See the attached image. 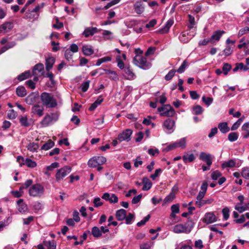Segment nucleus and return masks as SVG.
<instances>
[{
  "mask_svg": "<svg viewBox=\"0 0 249 249\" xmlns=\"http://www.w3.org/2000/svg\"><path fill=\"white\" fill-rule=\"evenodd\" d=\"M134 9L138 14H142L144 11V6L141 1H137L134 5Z\"/></svg>",
  "mask_w": 249,
  "mask_h": 249,
  "instance_id": "412c9836",
  "label": "nucleus"
},
{
  "mask_svg": "<svg viewBox=\"0 0 249 249\" xmlns=\"http://www.w3.org/2000/svg\"><path fill=\"white\" fill-rule=\"evenodd\" d=\"M13 28L12 22H6L0 26V33H7Z\"/></svg>",
  "mask_w": 249,
  "mask_h": 249,
  "instance_id": "6ab92c4d",
  "label": "nucleus"
},
{
  "mask_svg": "<svg viewBox=\"0 0 249 249\" xmlns=\"http://www.w3.org/2000/svg\"><path fill=\"white\" fill-rule=\"evenodd\" d=\"M54 145V142H53L52 140H49L46 143H45L42 146L41 149L45 151L48 150L49 149L52 148Z\"/></svg>",
  "mask_w": 249,
  "mask_h": 249,
  "instance_id": "4c0bfd02",
  "label": "nucleus"
},
{
  "mask_svg": "<svg viewBox=\"0 0 249 249\" xmlns=\"http://www.w3.org/2000/svg\"><path fill=\"white\" fill-rule=\"evenodd\" d=\"M235 165V160L233 159H231L228 161L223 162L221 165V167L223 169L232 168Z\"/></svg>",
  "mask_w": 249,
  "mask_h": 249,
  "instance_id": "473e14b6",
  "label": "nucleus"
},
{
  "mask_svg": "<svg viewBox=\"0 0 249 249\" xmlns=\"http://www.w3.org/2000/svg\"><path fill=\"white\" fill-rule=\"evenodd\" d=\"M102 198L111 203H116L118 202V198L114 194L105 193L103 195Z\"/></svg>",
  "mask_w": 249,
  "mask_h": 249,
  "instance_id": "4468645a",
  "label": "nucleus"
},
{
  "mask_svg": "<svg viewBox=\"0 0 249 249\" xmlns=\"http://www.w3.org/2000/svg\"><path fill=\"white\" fill-rule=\"evenodd\" d=\"M103 70L105 73H101V74H107L108 75V78L113 80L116 81L119 79L118 75L116 71L110 70L103 69Z\"/></svg>",
  "mask_w": 249,
  "mask_h": 249,
  "instance_id": "aec40b11",
  "label": "nucleus"
},
{
  "mask_svg": "<svg viewBox=\"0 0 249 249\" xmlns=\"http://www.w3.org/2000/svg\"><path fill=\"white\" fill-rule=\"evenodd\" d=\"M217 221V218L212 212L207 213L202 219V221L206 224H211Z\"/></svg>",
  "mask_w": 249,
  "mask_h": 249,
  "instance_id": "ddd939ff",
  "label": "nucleus"
},
{
  "mask_svg": "<svg viewBox=\"0 0 249 249\" xmlns=\"http://www.w3.org/2000/svg\"><path fill=\"white\" fill-rule=\"evenodd\" d=\"M55 62V58L53 57H50L46 59V70L49 71L52 68Z\"/></svg>",
  "mask_w": 249,
  "mask_h": 249,
  "instance_id": "cd10ccee",
  "label": "nucleus"
},
{
  "mask_svg": "<svg viewBox=\"0 0 249 249\" xmlns=\"http://www.w3.org/2000/svg\"><path fill=\"white\" fill-rule=\"evenodd\" d=\"M151 247V242H147L142 244L140 245V249H150Z\"/></svg>",
  "mask_w": 249,
  "mask_h": 249,
  "instance_id": "774afa93",
  "label": "nucleus"
},
{
  "mask_svg": "<svg viewBox=\"0 0 249 249\" xmlns=\"http://www.w3.org/2000/svg\"><path fill=\"white\" fill-rule=\"evenodd\" d=\"M116 61L117 63V66L121 69H124V64L123 61L121 59V56L118 55L116 57Z\"/></svg>",
  "mask_w": 249,
  "mask_h": 249,
  "instance_id": "603ef678",
  "label": "nucleus"
},
{
  "mask_svg": "<svg viewBox=\"0 0 249 249\" xmlns=\"http://www.w3.org/2000/svg\"><path fill=\"white\" fill-rule=\"evenodd\" d=\"M36 100L35 96L33 94L29 95L26 98V102L29 105L33 104Z\"/></svg>",
  "mask_w": 249,
  "mask_h": 249,
  "instance_id": "4d7b16f0",
  "label": "nucleus"
},
{
  "mask_svg": "<svg viewBox=\"0 0 249 249\" xmlns=\"http://www.w3.org/2000/svg\"><path fill=\"white\" fill-rule=\"evenodd\" d=\"M142 183L143 184L142 187V190L143 191H148L150 190L152 185V182L146 177H144L142 178Z\"/></svg>",
  "mask_w": 249,
  "mask_h": 249,
  "instance_id": "a878e982",
  "label": "nucleus"
},
{
  "mask_svg": "<svg viewBox=\"0 0 249 249\" xmlns=\"http://www.w3.org/2000/svg\"><path fill=\"white\" fill-rule=\"evenodd\" d=\"M175 147L177 148H185L186 144V138H183L174 142Z\"/></svg>",
  "mask_w": 249,
  "mask_h": 249,
  "instance_id": "2f4dec72",
  "label": "nucleus"
},
{
  "mask_svg": "<svg viewBox=\"0 0 249 249\" xmlns=\"http://www.w3.org/2000/svg\"><path fill=\"white\" fill-rule=\"evenodd\" d=\"M202 100L207 106H209L213 103V99L211 97H205L203 96L202 98Z\"/></svg>",
  "mask_w": 249,
  "mask_h": 249,
  "instance_id": "e2e57ef3",
  "label": "nucleus"
},
{
  "mask_svg": "<svg viewBox=\"0 0 249 249\" xmlns=\"http://www.w3.org/2000/svg\"><path fill=\"white\" fill-rule=\"evenodd\" d=\"M223 52L225 55L228 56L232 53V50L230 46H227L224 50Z\"/></svg>",
  "mask_w": 249,
  "mask_h": 249,
  "instance_id": "338daca9",
  "label": "nucleus"
},
{
  "mask_svg": "<svg viewBox=\"0 0 249 249\" xmlns=\"http://www.w3.org/2000/svg\"><path fill=\"white\" fill-rule=\"evenodd\" d=\"M225 33V32L224 31L217 30L215 31L213 33L211 37L210 38L211 40V43H214L220 40L222 35H223Z\"/></svg>",
  "mask_w": 249,
  "mask_h": 249,
  "instance_id": "f3484780",
  "label": "nucleus"
},
{
  "mask_svg": "<svg viewBox=\"0 0 249 249\" xmlns=\"http://www.w3.org/2000/svg\"><path fill=\"white\" fill-rule=\"evenodd\" d=\"M71 171V168L69 166H65L57 170L55 174V179L57 182L63 180Z\"/></svg>",
  "mask_w": 249,
  "mask_h": 249,
  "instance_id": "0eeeda50",
  "label": "nucleus"
},
{
  "mask_svg": "<svg viewBox=\"0 0 249 249\" xmlns=\"http://www.w3.org/2000/svg\"><path fill=\"white\" fill-rule=\"evenodd\" d=\"M17 209L18 211L22 213H24L28 211V208L27 205L23 202V199H19L17 202Z\"/></svg>",
  "mask_w": 249,
  "mask_h": 249,
  "instance_id": "dca6fc26",
  "label": "nucleus"
},
{
  "mask_svg": "<svg viewBox=\"0 0 249 249\" xmlns=\"http://www.w3.org/2000/svg\"><path fill=\"white\" fill-rule=\"evenodd\" d=\"M124 74L123 77L125 80H133L136 78V75L133 70L129 67L125 68L124 69Z\"/></svg>",
  "mask_w": 249,
  "mask_h": 249,
  "instance_id": "9b49d317",
  "label": "nucleus"
},
{
  "mask_svg": "<svg viewBox=\"0 0 249 249\" xmlns=\"http://www.w3.org/2000/svg\"><path fill=\"white\" fill-rule=\"evenodd\" d=\"M242 135L244 138L249 137V122L245 123L242 126Z\"/></svg>",
  "mask_w": 249,
  "mask_h": 249,
  "instance_id": "393cba45",
  "label": "nucleus"
},
{
  "mask_svg": "<svg viewBox=\"0 0 249 249\" xmlns=\"http://www.w3.org/2000/svg\"><path fill=\"white\" fill-rule=\"evenodd\" d=\"M249 33V27H245L242 29H241L238 32V36H241L244 34Z\"/></svg>",
  "mask_w": 249,
  "mask_h": 249,
  "instance_id": "69168bd1",
  "label": "nucleus"
},
{
  "mask_svg": "<svg viewBox=\"0 0 249 249\" xmlns=\"http://www.w3.org/2000/svg\"><path fill=\"white\" fill-rule=\"evenodd\" d=\"M174 23L173 19H169L164 26V27L161 28L160 30V32L162 34H165L168 32L169 29L173 25Z\"/></svg>",
  "mask_w": 249,
  "mask_h": 249,
  "instance_id": "b1692460",
  "label": "nucleus"
},
{
  "mask_svg": "<svg viewBox=\"0 0 249 249\" xmlns=\"http://www.w3.org/2000/svg\"><path fill=\"white\" fill-rule=\"evenodd\" d=\"M222 214L223 215L224 219L227 220L229 217L230 210L228 207H225L222 210Z\"/></svg>",
  "mask_w": 249,
  "mask_h": 249,
  "instance_id": "052dcab7",
  "label": "nucleus"
},
{
  "mask_svg": "<svg viewBox=\"0 0 249 249\" xmlns=\"http://www.w3.org/2000/svg\"><path fill=\"white\" fill-rule=\"evenodd\" d=\"M132 133V131L130 129H127L123 131L121 133L119 134L118 136L117 139L120 142L126 141L128 142L131 139V136Z\"/></svg>",
  "mask_w": 249,
  "mask_h": 249,
  "instance_id": "9d476101",
  "label": "nucleus"
},
{
  "mask_svg": "<svg viewBox=\"0 0 249 249\" xmlns=\"http://www.w3.org/2000/svg\"><path fill=\"white\" fill-rule=\"evenodd\" d=\"M39 147L38 143L34 142H30L26 146L27 150L32 152H37Z\"/></svg>",
  "mask_w": 249,
  "mask_h": 249,
  "instance_id": "c756f323",
  "label": "nucleus"
},
{
  "mask_svg": "<svg viewBox=\"0 0 249 249\" xmlns=\"http://www.w3.org/2000/svg\"><path fill=\"white\" fill-rule=\"evenodd\" d=\"M231 64L225 63L222 67V71L224 75H227L229 71H231Z\"/></svg>",
  "mask_w": 249,
  "mask_h": 249,
  "instance_id": "a19ab883",
  "label": "nucleus"
},
{
  "mask_svg": "<svg viewBox=\"0 0 249 249\" xmlns=\"http://www.w3.org/2000/svg\"><path fill=\"white\" fill-rule=\"evenodd\" d=\"M30 75L31 73L29 71H26L19 74L17 78L19 81H21L29 78L30 76Z\"/></svg>",
  "mask_w": 249,
  "mask_h": 249,
  "instance_id": "58836bf2",
  "label": "nucleus"
},
{
  "mask_svg": "<svg viewBox=\"0 0 249 249\" xmlns=\"http://www.w3.org/2000/svg\"><path fill=\"white\" fill-rule=\"evenodd\" d=\"M44 71V65L41 63H38L36 65L33 70V74L34 75H37V71L39 73H42Z\"/></svg>",
  "mask_w": 249,
  "mask_h": 249,
  "instance_id": "7c9ffc66",
  "label": "nucleus"
},
{
  "mask_svg": "<svg viewBox=\"0 0 249 249\" xmlns=\"http://www.w3.org/2000/svg\"><path fill=\"white\" fill-rule=\"evenodd\" d=\"M133 63L138 67L143 70H148L152 66L151 63L147 61L145 57L136 55L133 58Z\"/></svg>",
  "mask_w": 249,
  "mask_h": 249,
  "instance_id": "7ed1b4c3",
  "label": "nucleus"
},
{
  "mask_svg": "<svg viewBox=\"0 0 249 249\" xmlns=\"http://www.w3.org/2000/svg\"><path fill=\"white\" fill-rule=\"evenodd\" d=\"M89 81L88 80L81 85V88L83 92H86L88 90L89 86Z\"/></svg>",
  "mask_w": 249,
  "mask_h": 249,
  "instance_id": "bf43d9fd",
  "label": "nucleus"
},
{
  "mask_svg": "<svg viewBox=\"0 0 249 249\" xmlns=\"http://www.w3.org/2000/svg\"><path fill=\"white\" fill-rule=\"evenodd\" d=\"M150 218V215H149V214L147 215L146 216L144 217V218L141 221L138 222L137 224V225L138 227H141L142 225H144L145 224V223L149 220Z\"/></svg>",
  "mask_w": 249,
  "mask_h": 249,
  "instance_id": "680f3d73",
  "label": "nucleus"
},
{
  "mask_svg": "<svg viewBox=\"0 0 249 249\" xmlns=\"http://www.w3.org/2000/svg\"><path fill=\"white\" fill-rule=\"evenodd\" d=\"M241 176L246 179H249V167L243 168L241 172Z\"/></svg>",
  "mask_w": 249,
  "mask_h": 249,
  "instance_id": "49530a36",
  "label": "nucleus"
},
{
  "mask_svg": "<svg viewBox=\"0 0 249 249\" xmlns=\"http://www.w3.org/2000/svg\"><path fill=\"white\" fill-rule=\"evenodd\" d=\"M100 30H98L96 27H87L85 29L82 35L85 37H88L89 36H92L94 34L99 32Z\"/></svg>",
  "mask_w": 249,
  "mask_h": 249,
  "instance_id": "2eb2a0df",
  "label": "nucleus"
},
{
  "mask_svg": "<svg viewBox=\"0 0 249 249\" xmlns=\"http://www.w3.org/2000/svg\"><path fill=\"white\" fill-rule=\"evenodd\" d=\"M82 52L85 55L90 56L94 53V50L91 46L86 45L82 47Z\"/></svg>",
  "mask_w": 249,
  "mask_h": 249,
  "instance_id": "4be33fe9",
  "label": "nucleus"
},
{
  "mask_svg": "<svg viewBox=\"0 0 249 249\" xmlns=\"http://www.w3.org/2000/svg\"><path fill=\"white\" fill-rule=\"evenodd\" d=\"M182 159L184 162H187V161L192 162L195 160V156L193 154H191L188 156L184 155L182 157Z\"/></svg>",
  "mask_w": 249,
  "mask_h": 249,
  "instance_id": "c03bdc74",
  "label": "nucleus"
},
{
  "mask_svg": "<svg viewBox=\"0 0 249 249\" xmlns=\"http://www.w3.org/2000/svg\"><path fill=\"white\" fill-rule=\"evenodd\" d=\"M176 71L175 70H170L169 72L165 76V79L167 81L170 80L175 75Z\"/></svg>",
  "mask_w": 249,
  "mask_h": 249,
  "instance_id": "864d4df0",
  "label": "nucleus"
},
{
  "mask_svg": "<svg viewBox=\"0 0 249 249\" xmlns=\"http://www.w3.org/2000/svg\"><path fill=\"white\" fill-rule=\"evenodd\" d=\"M24 161V164H26L27 166L29 168H34L37 165L35 161L29 158H26Z\"/></svg>",
  "mask_w": 249,
  "mask_h": 249,
  "instance_id": "ea45409f",
  "label": "nucleus"
},
{
  "mask_svg": "<svg viewBox=\"0 0 249 249\" xmlns=\"http://www.w3.org/2000/svg\"><path fill=\"white\" fill-rule=\"evenodd\" d=\"M194 35H189V33L186 32H183L182 33L181 35L179 36V40L183 42L187 43L188 42L193 36Z\"/></svg>",
  "mask_w": 249,
  "mask_h": 249,
  "instance_id": "5701e85b",
  "label": "nucleus"
},
{
  "mask_svg": "<svg viewBox=\"0 0 249 249\" xmlns=\"http://www.w3.org/2000/svg\"><path fill=\"white\" fill-rule=\"evenodd\" d=\"M218 128L222 133L225 134L228 132L230 128L227 122L220 123L218 125Z\"/></svg>",
  "mask_w": 249,
  "mask_h": 249,
  "instance_id": "bb28decb",
  "label": "nucleus"
},
{
  "mask_svg": "<svg viewBox=\"0 0 249 249\" xmlns=\"http://www.w3.org/2000/svg\"><path fill=\"white\" fill-rule=\"evenodd\" d=\"M16 92L19 97H24L27 94L25 88L23 86L18 87L16 89Z\"/></svg>",
  "mask_w": 249,
  "mask_h": 249,
  "instance_id": "e433bc0d",
  "label": "nucleus"
},
{
  "mask_svg": "<svg viewBox=\"0 0 249 249\" xmlns=\"http://www.w3.org/2000/svg\"><path fill=\"white\" fill-rule=\"evenodd\" d=\"M187 66V62L186 60H184L181 64V66L179 67V68L176 71L178 73H182L185 71Z\"/></svg>",
  "mask_w": 249,
  "mask_h": 249,
  "instance_id": "09e8293b",
  "label": "nucleus"
},
{
  "mask_svg": "<svg viewBox=\"0 0 249 249\" xmlns=\"http://www.w3.org/2000/svg\"><path fill=\"white\" fill-rule=\"evenodd\" d=\"M194 114L195 115H199L203 112V109L200 106L196 105L193 107Z\"/></svg>",
  "mask_w": 249,
  "mask_h": 249,
  "instance_id": "8fccbe9b",
  "label": "nucleus"
},
{
  "mask_svg": "<svg viewBox=\"0 0 249 249\" xmlns=\"http://www.w3.org/2000/svg\"><path fill=\"white\" fill-rule=\"evenodd\" d=\"M17 116V114L16 112H15L13 109H11V110H9L8 114H7V116L9 119H14L16 118Z\"/></svg>",
  "mask_w": 249,
  "mask_h": 249,
  "instance_id": "0e129e2a",
  "label": "nucleus"
},
{
  "mask_svg": "<svg viewBox=\"0 0 249 249\" xmlns=\"http://www.w3.org/2000/svg\"><path fill=\"white\" fill-rule=\"evenodd\" d=\"M59 113L58 111L51 113L50 114H47L43 118L40 124L42 127H45L48 126L56 122L59 118Z\"/></svg>",
  "mask_w": 249,
  "mask_h": 249,
  "instance_id": "f03ea898",
  "label": "nucleus"
},
{
  "mask_svg": "<svg viewBox=\"0 0 249 249\" xmlns=\"http://www.w3.org/2000/svg\"><path fill=\"white\" fill-rule=\"evenodd\" d=\"M213 201V198H209L208 199H201L199 201H196V205H197L199 208L201 207L203 205L206 204H211Z\"/></svg>",
  "mask_w": 249,
  "mask_h": 249,
  "instance_id": "f704fd0d",
  "label": "nucleus"
},
{
  "mask_svg": "<svg viewBox=\"0 0 249 249\" xmlns=\"http://www.w3.org/2000/svg\"><path fill=\"white\" fill-rule=\"evenodd\" d=\"M43 207V205L39 202H36L33 205V208L35 213H37L38 211L41 210Z\"/></svg>",
  "mask_w": 249,
  "mask_h": 249,
  "instance_id": "3c124183",
  "label": "nucleus"
},
{
  "mask_svg": "<svg viewBox=\"0 0 249 249\" xmlns=\"http://www.w3.org/2000/svg\"><path fill=\"white\" fill-rule=\"evenodd\" d=\"M238 138V135L236 132H231L228 135V140L231 142L236 141Z\"/></svg>",
  "mask_w": 249,
  "mask_h": 249,
  "instance_id": "a18cd8bd",
  "label": "nucleus"
},
{
  "mask_svg": "<svg viewBox=\"0 0 249 249\" xmlns=\"http://www.w3.org/2000/svg\"><path fill=\"white\" fill-rule=\"evenodd\" d=\"M158 110L160 113L161 116L171 117L175 114L174 108L169 105H163L158 107Z\"/></svg>",
  "mask_w": 249,
  "mask_h": 249,
  "instance_id": "20e7f679",
  "label": "nucleus"
},
{
  "mask_svg": "<svg viewBox=\"0 0 249 249\" xmlns=\"http://www.w3.org/2000/svg\"><path fill=\"white\" fill-rule=\"evenodd\" d=\"M192 229L193 227H188L186 225L178 224L173 227V231L176 233H185L188 234L191 232Z\"/></svg>",
  "mask_w": 249,
  "mask_h": 249,
  "instance_id": "1a4fd4ad",
  "label": "nucleus"
},
{
  "mask_svg": "<svg viewBox=\"0 0 249 249\" xmlns=\"http://www.w3.org/2000/svg\"><path fill=\"white\" fill-rule=\"evenodd\" d=\"M175 121L172 119H166L162 124V127L164 131L167 134L173 133L176 127Z\"/></svg>",
  "mask_w": 249,
  "mask_h": 249,
  "instance_id": "423d86ee",
  "label": "nucleus"
},
{
  "mask_svg": "<svg viewBox=\"0 0 249 249\" xmlns=\"http://www.w3.org/2000/svg\"><path fill=\"white\" fill-rule=\"evenodd\" d=\"M91 234L95 238L100 237L102 235L100 228L97 226H94L92 228Z\"/></svg>",
  "mask_w": 249,
  "mask_h": 249,
  "instance_id": "c9c22d12",
  "label": "nucleus"
},
{
  "mask_svg": "<svg viewBox=\"0 0 249 249\" xmlns=\"http://www.w3.org/2000/svg\"><path fill=\"white\" fill-rule=\"evenodd\" d=\"M19 122L21 125L27 127L29 126V124L28 122V119L26 116H21L19 119Z\"/></svg>",
  "mask_w": 249,
  "mask_h": 249,
  "instance_id": "de8ad7c7",
  "label": "nucleus"
},
{
  "mask_svg": "<svg viewBox=\"0 0 249 249\" xmlns=\"http://www.w3.org/2000/svg\"><path fill=\"white\" fill-rule=\"evenodd\" d=\"M199 159L205 161L209 166H210L212 163L211 156L209 154L202 152L200 153Z\"/></svg>",
  "mask_w": 249,
  "mask_h": 249,
  "instance_id": "a211bd4d",
  "label": "nucleus"
},
{
  "mask_svg": "<svg viewBox=\"0 0 249 249\" xmlns=\"http://www.w3.org/2000/svg\"><path fill=\"white\" fill-rule=\"evenodd\" d=\"M103 101V98L101 96L99 97V98L89 107V110H94L99 105L101 104Z\"/></svg>",
  "mask_w": 249,
  "mask_h": 249,
  "instance_id": "72a5a7b5",
  "label": "nucleus"
},
{
  "mask_svg": "<svg viewBox=\"0 0 249 249\" xmlns=\"http://www.w3.org/2000/svg\"><path fill=\"white\" fill-rule=\"evenodd\" d=\"M44 110V108L43 106L38 104H36L32 107L31 113L40 117L43 115Z\"/></svg>",
  "mask_w": 249,
  "mask_h": 249,
  "instance_id": "f8f14e48",
  "label": "nucleus"
},
{
  "mask_svg": "<svg viewBox=\"0 0 249 249\" xmlns=\"http://www.w3.org/2000/svg\"><path fill=\"white\" fill-rule=\"evenodd\" d=\"M221 176V173L218 170H216V171H214L212 172V175H211V177L213 180H216Z\"/></svg>",
  "mask_w": 249,
  "mask_h": 249,
  "instance_id": "13d9d810",
  "label": "nucleus"
},
{
  "mask_svg": "<svg viewBox=\"0 0 249 249\" xmlns=\"http://www.w3.org/2000/svg\"><path fill=\"white\" fill-rule=\"evenodd\" d=\"M126 215V211L123 209L118 210L116 212V216L119 221H122L125 218Z\"/></svg>",
  "mask_w": 249,
  "mask_h": 249,
  "instance_id": "c85d7f7f",
  "label": "nucleus"
},
{
  "mask_svg": "<svg viewBox=\"0 0 249 249\" xmlns=\"http://www.w3.org/2000/svg\"><path fill=\"white\" fill-rule=\"evenodd\" d=\"M73 53L71 50L67 49L65 52V57L68 61H71L72 60L73 56Z\"/></svg>",
  "mask_w": 249,
  "mask_h": 249,
  "instance_id": "5fc2aeb1",
  "label": "nucleus"
},
{
  "mask_svg": "<svg viewBox=\"0 0 249 249\" xmlns=\"http://www.w3.org/2000/svg\"><path fill=\"white\" fill-rule=\"evenodd\" d=\"M188 20H189V24L188 25V28H189L190 29H191L194 28V26L196 24L195 18L193 16H191L190 15H188Z\"/></svg>",
  "mask_w": 249,
  "mask_h": 249,
  "instance_id": "37998d69",
  "label": "nucleus"
},
{
  "mask_svg": "<svg viewBox=\"0 0 249 249\" xmlns=\"http://www.w3.org/2000/svg\"><path fill=\"white\" fill-rule=\"evenodd\" d=\"M44 189L40 184H35L32 185L29 189V194L33 197H39L44 193Z\"/></svg>",
  "mask_w": 249,
  "mask_h": 249,
  "instance_id": "39448f33",
  "label": "nucleus"
},
{
  "mask_svg": "<svg viewBox=\"0 0 249 249\" xmlns=\"http://www.w3.org/2000/svg\"><path fill=\"white\" fill-rule=\"evenodd\" d=\"M242 205H240L238 203L235 206V209L238 211L240 213H242L247 210L248 207L247 206H243Z\"/></svg>",
  "mask_w": 249,
  "mask_h": 249,
  "instance_id": "6e6d98bb",
  "label": "nucleus"
},
{
  "mask_svg": "<svg viewBox=\"0 0 249 249\" xmlns=\"http://www.w3.org/2000/svg\"><path fill=\"white\" fill-rule=\"evenodd\" d=\"M175 198V193L171 192L169 195L167 196L164 198L163 201L164 203H170L172 202L173 199Z\"/></svg>",
  "mask_w": 249,
  "mask_h": 249,
  "instance_id": "79ce46f5",
  "label": "nucleus"
},
{
  "mask_svg": "<svg viewBox=\"0 0 249 249\" xmlns=\"http://www.w3.org/2000/svg\"><path fill=\"white\" fill-rule=\"evenodd\" d=\"M40 99L43 105L49 108H54L57 105L56 100L50 93L44 92L40 95Z\"/></svg>",
  "mask_w": 249,
  "mask_h": 249,
  "instance_id": "f257e3e1",
  "label": "nucleus"
},
{
  "mask_svg": "<svg viewBox=\"0 0 249 249\" xmlns=\"http://www.w3.org/2000/svg\"><path fill=\"white\" fill-rule=\"evenodd\" d=\"M106 161V158L104 156H94L89 160L88 164L89 166L95 168L98 165L104 164Z\"/></svg>",
  "mask_w": 249,
  "mask_h": 249,
  "instance_id": "6e6552de",
  "label": "nucleus"
}]
</instances>
